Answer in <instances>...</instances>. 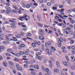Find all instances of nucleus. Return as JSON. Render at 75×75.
<instances>
[{
	"label": "nucleus",
	"instance_id": "f257e3e1",
	"mask_svg": "<svg viewBox=\"0 0 75 75\" xmlns=\"http://www.w3.org/2000/svg\"><path fill=\"white\" fill-rule=\"evenodd\" d=\"M20 18H19V19L21 21H23V19H22V18H25V21H28V20L30 19V16L28 17L27 15H25V16L20 17Z\"/></svg>",
	"mask_w": 75,
	"mask_h": 75
},
{
	"label": "nucleus",
	"instance_id": "f03ea898",
	"mask_svg": "<svg viewBox=\"0 0 75 75\" xmlns=\"http://www.w3.org/2000/svg\"><path fill=\"white\" fill-rule=\"evenodd\" d=\"M5 8H6L7 10L6 11V12L7 14H9L11 12V8L9 6H6L5 7Z\"/></svg>",
	"mask_w": 75,
	"mask_h": 75
},
{
	"label": "nucleus",
	"instance_id": "7ed1b4c3",
	"mask_svg": "<svg viewBox=\"0 0 75 75\" xmlns=\"http://www.w3.org/2000/svg\"><path fill=\"white\" fill-rule=\"evenodd\" d=\"M63 64L64 66H66V67L67 66H69V67H71V64L69 62H63Z\"/></svg>",
	"mask_w": 75,
	"mask_h": 75
},
{
	"label": "nucleus",
	"instance_id": "20e7f679",
	"mask_svg": "<svg viewBox=\"0 0 75 75\" xmlns=\"http://www.w3.org/2000/svg\"><path fill=\"white\" fill-rule=\"evenodd\" d=\"M39 30L40 32V34L41 35H43L44 34V30L43 29H39Z\"/></svg>",
	"mask_w": 75,
	"mask_h": 75
},
{
	"label": "nucleus",
	"instance_id": "39448f33",
	"mask_svg": "<svg viewBox=\"0 0 75 75\" xmlns=\"http://www.w3.org/2000/svg\"><path fill=\"white\" fill-rule=\"evenodd\" d=\"M69 20L71 24H73L74 23L75 21L74 20H72V19L71 18H69Z\"/></svg>",
	"mask_w": 75,
	"mask_h": 75
},
{
	"label": "nucleus",
	"instance_id": "423d86ee",
	"mask_svg": "<svg viewBox=\"0 0 75 75\" xmlns=\"http://www.w3.org/2000/svg\"><path fill=\"white\" fill-rule=\"evenodd\" d=\"M23 60H24V62L25 64H29L30 63H29V62H28L27 61H28V59H27L25 58H23Z\"/></svg>",
	"mask_w": 75,
	"mask_h": 75
},
{
	"label": "nucleus",
	"instance_id": "0eeeda50",
	"mask_svg": "<svg viewBox=\"0 0 75 75\" xmlns=\"http://www.w3.org/2000/svg\"><path fill=\"white\" fill-rule=\"evenodd\" d=\"M36 58H37L38 60H39V61H41L42 59L41 57L38 56H36Z\"/></svg>",
	"mask_w": 75,
	"mask_h": 75
},
{
	"label": "nucleus",
	"instance_id": "6e6552de",
	"mask_svg": "<svg viewBox=\"0 0 75 75\" xmlns=\"http://www.w3.org/2000/svg\"><path fill=\"white\" fill-rule=\"evenodd\" d=\"M28 52H29V50L27 49L26 52H24V54H25V55H28Z\"/></svg>",
	"mask_w": 75,
	"mask_h": 75
},
{
	"label": "nucleus",
	"instance_id": "1a4fd4ad",
	"mask_svg": "<svg viewBox=\"0 0 75 75\" xmlns=\"http://www.w3.org/2000/svg\"><path fill=\"white\" fill-rule=\"evenodd\" d=\"M58 42H62V38L60 37L59 40Z\"/></svg>",
	"mask_w": 75,
	"mask_h": 75
},
{
	"label": "nucleus",
	"instance_id": "9d476101",
	"mask_svg": "<svg viewBox=\"0 0 75 75\" xmlns=\"http://www.w3.org/2000/svg\"><path fill=\"white\" fill-rule=\"evenodd\" d=\"M71 59L72 62H74V61H75V57H71Z\"/></svg>",
	"mask_w": 75,
	"mask_h": 75
},
{
	"label": "nucleus",
	"instance_id": "9b49d317",
	"mask_svg": "<svg viewBox=\"0 0 75 75\" xmlns=\"http://www.w3.org/2000/svg\"><path fill=\"white\" fill-rule=\"evenodd\" d=\"M45 71H46V72H47L48 74H50V73L49 71V70L48 68H46L45 69Z\"/></svg>",
	"mask_w": 75,
	"mask_h": 75
},
{
	"label": "nucleus",
	"instance_id": "f8f14e48",
	"mask_svg": "<svg viewBox=\"0 0 75 75\" xmlns=\"http://www.w3.org/2000/svg\"><path fill=\"white\" fill-rule=\"evenodd\" d=\"M34 68L36 69H39V67L37 65H35L34 66Z\"/></svg>",
	"mask_w": 75,
	"mask_h": 75
},
{
	"label": "nucleus",
	"instance_id": "ddd939ff",
	"mask_svg": "<svg viewBox=\"0 0 75 75\" xmlns=\"http://www.w3.org/2000/svg\"><path fill=\"white\" fill-rule=\"evenodd\" d=\"M36 45L37 44L34 43L33 42L32 43V45L33 47H34L35 48V47H36Z\"/></svg>",
	"mask_w": 75,
	"mask_h": 75
},
{
	"label": "nucleus",
	"instance_id": "4468645a",
	"mask_svg": "<svg viewBox=\"0 0 75 75\" xmlns=\"http://www.w3.org/2000/svg\"><path fill=\"white\" fill-rule=\"evenodd\" d=\"M38 25H39L40 27H43V25L41 24L40 23H38Z\"/></svg>",
	"mask_w": 75,
	"mask_h": 75
},
{
	"label": "nucleus",
	"instance_id": "2eb2a0df",
	"mask_svg": "<svg viewBox=\"0 0 75 75\" xmlns=\"http://www.w3.org/2000/svg\"><path fill=\"white\" fill-rule=\"evenodd\" d=\"M39 38L40 40H44V37L41 36L39 37Z\"/></svg>",
	"mask_w": 75,
	"mask_h": 75
},
{
	"label": "nucleus",
	"instance_id": "dca6fc26",
	"mask_svg": "<svg viewBox=\"0 0 75 75\" xmlns=\"http://www.w3.org/2000/svg\"><path fill=\"white\" fill-rule=\"evenodd\" d=\"M13 7L15 10H20L19 9H18V8L15 5H13Z\"/></svg>",
	"mask_w": 75,
	"mask_h": 75
},
{
	"label": "nucleus",
	"instance_id": "f3484780",
	"mask_svg": "<svg viewBox=\"0 0 75 75\" xmlns=\"http://www.w3.org/2000/svg\"><path fill=\"white\" fill-rule=\"evenodd\" d=\"M54 72H57V73H58L59 72V70L58 69H55L54 70Z\"/></svg>",
	"mask_w": 75,
	"mask_h": 75
},
{
	"label": "nucleus",
	"instance_id": "a211bd4d",
	"mask_svg": "<svg viewBox=\"0 0 75 75\" xmlns=\"http://www.w3.org/2000/svg\"><path fill=\"white\" fill-rule=\"evenodd\" d=\"M3 65L4 67H7V63L6 62H4L3 64Z\"/></svg>",
	"mask_w": 75,
	"mask_h": 75
},
{
	"label": "nucleus",
	"instance_id": "6ab92c4d",
	"mask_svg": "<svg viewBox=\"0 0 75 75\" xmlns=\"http://www.w3.org/2000/svg\"><path fill=\"white\" fill-rule=\"evenodd\" d=\"M45 46L46 47H47V48L49 47V45L47 42L45 43Z\"/></svg>",
	"mask_w": 75,
	"mask_h": 75
},
{
	"label": "nucleus",
	"instance_id": "aec40b11",
	"mask_svg": "<svg viewBox=\"0 0 75 75\" xmlns=\"http://www.w3.org/2000/svg\"><path fill=\"white\" fill-rule=\"evenodd\" d=\"M56 65H57V67L58 68H59V67H60V65L59 64V62H57Z\"/></svg>",
	"mask_w": 75,
	"mask_h": 75
},
{
	"label": "nucleus",
	"instance_id": "412c9836",
	"mask_svg": "<svg viewBox=\"0 0 75 75\" xmlns=\"http://www.w3.org/2000/svg\"><path fill=\"white\" fill-rule=\"evenodd\" d=\"M3 44H8V41H4L2 42Z\"/></svg>",
	"mask_w": 75,
	"mask_h": 75
},
{
	"label": "nucleus",
	"instance_id": "4be33fe9",
	"mask_svg": "<svg viewBox=\"0 0 75 75\" xmlns=\"http://www.w3.org/2000/svg\"><path fill=\"white\" fill-rule=\"evenodd\" d=\"M41 16H38V19L39 21H40V20H41Z\"/></svg>",
	"mask_w": 75,
	"mask_h": 75
},
{
	"label": "nucleus",
	"instance_id": "5701e85b",
	"mask_svg": "<svg viewBox=\"0 0 75 75\" xmlns=\"http://www.w3.org/2000/svg\"><path fill=\"white\" fill-rule=\"evenodd\" d=\"M15 55L16 57H20V53H16L15 54Z\"/></svg>",
	"mask_w": 75,
	"mask_h": 75
},
{
	"label": "nucleus",
	"instance_id": "b1692460",
	"mask_svg": "<svg viewBox=\"0 0 75 75\" xmlns=\"http://www.w3.org/2000/svg\"><path fill=\"white\" fill-rule=\"evenodd\" d=\"M13 60L15 62H18V59L17 58H14Z\"/></svg>",
	"mask_w": 75,
	"mask_h": 75
},
{
	"label": "nucleus",
	"instance_id": "393cba45",
	"mask_svg": "<svg viewBox=\"0 0 75 75\" xmlns=\"http://www.w3.org/2000/svg\"><path fill=\"white\" fill-rule=\"evenodd\" d=\"M51 49L53 51H55L56 50V49L54 48V47H51Z\"/></svg>",
	"mask_w": 75,
	"mask_h": 75
},
{
	"label": "nucleus",
	"instance_id": "a878e982",
	"mask_svg": "<svg viewBox=\"0 0 75 75\" xmlns=\"http://www.w3.org/2000/svg\"><path fill=\"white\" fill-rule=\"evenodd\" d=\"M75 42V41L73 40H72L70 42V44H73V43H74Z\"/></svg>",
	"mask_w": 75,
	"mask_h": 75
},
{
	"label": "nucleus",
	"instance_id": "bb28decb",
	"mask_svg": "<svg viewBox=\"0 0 75 75\" xmlns=\"http://www.w3.org/2000/svg\"><path fill=\"white\" fill-rule=\"evenodd\" d=\"M30 68H34V66L33 65H30L29 66Z\"/></svg>",
	"mask_w": 75,
	"mask_h": 75
},
{
	"label": "nucleus",
	"instance_id": "cd10ccee",
	"mask_svg": "<svg viewBox=\"0 0 75 75\" xmlns=\"http://www.w3.org/2000/svg\"><path fill=\"white\" fill-rule=\"evenodd\" d=\"M6 40L8 41H10V40H9V38L8 37L6 36Z\"/></svg>",
	"mask_w": 75,
	"mask_h": 75
},
{
	"label": "nucleus",
	"instance_id": "c85d7f7f",
	"mask_svg": "<svg viewBox=\"0 0 75 75\" xmlns=\"http://www.w3.org/2000/svg\"><path fill=\"white\" fill-rule=\"evenodd\" d=\"M17 69L18 71H21V70H22V68H21V67H18V68H17Z\"/></svg>",
	"mask_w": 75,
	"mask_h": 75
},
{
	"label": "nucleus",
	"instance_id": "c756f323",
	"mask_svg": "<svg viewBox=\"0 0 75 75\" xmlns=\"http://www.w3.org/2000/svg\"><path fill=\"white\" fill-rule=\"evenodd\" d=\"M26 7L28 8H29L30 7V5L29 4H27L26 6H25V7Z\"/></svg>",
	"mask_w": 75,
	"mask_h": 75
},
{
	"label": "nucleus",
	"instance_id": "7c9ffc66",
	"mask_svg": "<svg viewBox=\"0 0 75 75\" xmlns=\"http://www.w3.org/2000/svg\"><path fill=\"white\" fill-rule=\"evenodd\" d=\"M8 63L9 64L11 65H14V64H13V63L11 62H9Z\"/></svg>",
	"mask_w": 75,
	"mask_h": 75
},
{
	"label": "nucleus",
	"instance_id": "2f4dec72",
	"mask_svg": "<svg viewBox=\"0 0 75 75\" xmlns=\"http://www.w3.org/2000/svg\"><path fill=\"white\" fill-rule=\"evenodd\" d=\"M19 54H20V55H24V52H23L22 51H20L19 52Z\"/></svg>",
	"mask_w": 75,
	"mask_h": 75
},
{
	"label": "nucleus",
	"instance_id": "473e14b6",
	"mask_svg": "<svg viewBox=\"0 0 75 75\" xmlns=\"http://www.w3.org/2000/svg\"><path fill=\"white\" fill-rule=\"evenodd\" d=\"M52 31L50 30H49L48 32V34H51V33H52Z\"/></svg>",
	"mask_w": 75,
	"mask_h": 75
},
{
	"label": "nucleus",
	"instance_id": "72a5a7b5",
	"mask_svg": "<svg viewBox=\"0 0 75 75\" xmlns=\"http://www.w3.org/2000/svg\"><path fill=\"white\" fill-rule=\"evenodd\" d=\"M61 42H58V44H57L58 47H61Z\"/></svg>",
	"mask_w": 75,
	"mask_h": 75
},
{
	"label": "nucleus",
	"instance_id": "f704fd0d",
	"mask_svg": "<svg viewBox=\"0 0 75 75\" xmlns=\"http://www.w3.org/2000/svg\"><path fill=\"white\" fill-rule=\"evenodd\" d=\"M31 73L32 75H36V73H35V72L34 71L31 72Z\"/></svg>",
	"mask_w": 75,
	"mask_h": 75
},
{
	"label": "nucleus",
	"instance_id": "c9c22d12",
	"mask_svg": "<svg viewBox=\"0 0 75 75\" xmlns=\"http://www.w3.org/2000/svg\"><path fill=\"white\" fill-rule=\"evenodd\" d=\"M7 51L8 52H12L13 51V50H11V49H8L7 50Z\"/></svg>",
	"mask_w": 75,
	"mask_h": 75
},
{
	"label": "nucleus",
	"instance_id": "e433bc0d",
	"mask_svg": "<svg viewBox=\"0 0 75 75\" xmlns=\"http://www.w3.org/2000/svg\"><path fill=\"white\" fill-rule=\"evenodd\" d=\"M13 38L14 40V41H17V38H16L13 37Z\"/></svg>",
	"mask_w": 75,
	"mask_h": 75
},
{
	"label": "nucleus",
	"instance_id": "4c0bfd02",
	"mask_svg": "<svg viewBox=\"0 0 75 75\" xmlns=\"http://www.w3.org/2000/svg\"><path fill=\"white\" fill-rule=\"evenodd\" d=\"M69 34H72V33H73V32L72 31H69L68 32Z\"/></svg>",
	"mask_w": 75,
	"mask_h": 75
},
{
	"label": "nucleus",
	"instance_id": "58836bf2",
	"mask_svg": "<svg viewBox=\"0 0 75 75\" xmlns=\"http://www.w3.org/2000/svg\"><path fill=\"white\" fill-rule=\"evenodd\" d=\"M66 58L67 61H69V57H68V56H66Z\"/></svg>",
	"mask_w": 75,
	"mask_h": 75
},
{
	"label": "nucleus",
	"instance_id": "ea45409f",
	"mask_svg": "<svg viewBox=\"0 0 75 75\" xmlns=\"http://www.w3.org/2000/svg\"><path fill=\"white\" fill-rule=\"evenodd\" d=\"M0 50H4V47L3 46H1L0 47Z\"/></svg>",
	"mask_w": 75,
	"mask_h": 75
},
{
	"label": "nucleus",
	"instance_id": "a19ab883",
	"mask_svg": "<svg viewBox=\"0 0 75 75\" xmlns=\"http://www.w3.org/2000/svg\"><path fill=\"white\" fill-rule=\"evenodd\" d=\"M27 35L28 36H31V34L30 33H27Z\"/></svg>",
	"mask_w": 75,
	"mask_h": 75
},
{
	"label": "nucleus",
	"instance_id": "79ce46f5",
	"mask_svg": "<svg viewBox=\"0 0 75 75\" xmlns=\"http://www.w3.org/2000/svg\"><path fill=\"white\" fill-rule=\"evenodd\" d=\"M41 53L40 52H38V54H36V56H38V55H41Z\"/></svg>",
	"mask_w": 75,
	"mask_h": 75
},
{
	"label": "nucleus",
	"instance_id": "37998d69",
	"mask_svg": "<svg viewBox=\"0 0 75 75\" xmlns=\"http://www.w3.org/2000/svg\"><path fill=\"white\" fill-rule=\"evenodd\" d=\"M24 67H25V68H28V65L26 64H25L24 65Z\"/></svg>",
	"mask_w": 75,
	"mask_h": 75
},
{
	"label": "nucleus",
	"instance_id": "c03bdc74",
	"mask_svg": "<svg viewBox=\"0 0 75 75\" xmlns=\"http://www.w3.org/2000/svg\"><path fill=\"white\" fill-rule=\"evenodd\" d=\"M6 55L8 57H9V56L10 57L11 56V54L10 53H7Z\"/></svg>",
	"mask_w": 75,
	"mask_h": 75
},
{
	"label": "nucleus",
	"instance_id": "a18cd8bd",
	"mask_svg": "<svg viewBox=\"0 0 75 75\" xmlns=\"http://www.w3.org/2000/svg\"><path fill=\"white\" fill-rule=\"evenodd\" d=\"M62 71L63 72H66V71H68V69H62Z\"/></svg>",
	"mask_w": 75,
	"mask_h": 75
},
{
	"label": "nucleus",
	"instance_id": "49530a36",
	"mask_svg": "<svg viewBox=\"0 0 75 75\" xmlns=\"http://www.w3.org/2000/svg\"><path fill=\"white\" fill-rule=\"evenodd\" d=\"M63 7H64V6H63V5H61L59 6V8H62Z\"/></svg>",
	"mask_w": 75,
	"mask_h": 75
},
{
	"label": "nucleus",
	"instance_id": "de8ad7c7",
	"mask_svg": "<svg viewBox=\"0 0 75 75\" xmlns=\"http://www.w3.org/2000/svg\"><path fill=\"white\" fill-rule=\"evenodd\" d=\"M18 48L19 49H20V50H21V49H22V47H21V46H18Z\"/></svg>",
	"mask_w": 75,
	"mask_h": 75
},
{
	"label": "nucleus",
	"instance_id": "09e8293b",
	"mask_svg": "<svg viewBox=\"0 0 75 75\" xmlns=\"http://www.w3.org/2000/svg\"><path fill=\"white\" fill-rule=\"evenodd\" d=\"M20 66H19V65L18 64H17L16 65V67L17 68H18Z\"/></svg>",
	"mask_w": 75,
	"mask_h": 75
},
{
	"label": "nucleus",
	"instance_id": "8fccbe9b",
	"mask_svg": "<svg viewBox=\"0 0 75 75\" xmlns=\"http://www.w3.org/2000/svg\"><path fill=\"white\" fill-rule=\"evenodd\" d=\"M21 34L22 36H24V33L23 32H21Z\"/></svg>",
	"mask_w": 75,
	"mask_h": 75
},
{
	"label": "nucleus",
	"instance_id": "3c124183",
	"mask_svg": "<svg viewBox=\"0 0 75 75\" xmlns=\"http://www.w3.org/2000/svg\"><path fill=\"white\" fill-rule=\"evenodd\" d=\"M71 68L72 69H73V70H74V69H75V67L73 66H72L71 67Z\"/></svg>",
	"mask_w": 75,
	"mask_h": 75
},
{
	"label": "nucleus",
	"instance_id": "603ef678",
	"mask_svg": "<svg viewBox=\"0 0 75 75\" xmlns=\"http://www.w3.org/2000/svg\"><path fill=\"white\" fill-rule=\"evenodd\" d=\"M67 13H70L71 11V9H69L68 10H67Z\"/></svg>",
	"mask_w": 75,
	"mask_h": 75
},
{
	"label": "nucleus",
	"instance_id": "864d4df0",
	"mask_svg": "<svg viewBox=\"0 0 75 75\" xmlns=\"http://www.w3.org/2000/svg\"><path fill=\"white\" fill-rule=\"evenodd\" d=\"M21 47H22V48H24V47H25V45L22 44L21 45Z\"/></svg>",
	"mask_w": 75,
	"mask_h": 75
},
{
	"label": "nucleus",
	"instance_id": "5fc2aeb1",
	"mask_svg": "<svg viewBox=\"0 0 75 75\" xmlns=\"http://www.w3.org/2000/svg\"><path fill=\"white\" fill-rule=\"evenodd\" d=\"M52 8L54 10H55L57 9V7H53Z\"/></svg>",
	"mask_w": 75,
	"mask_h": 75
},
{
	"label": "nucleus",
	"instance_id": "6e6d98bb",
	"mask_svg": "<svg viewBox=\"0 0 75 75\" xmlns=\"http://www.w3.org/2000/svg\"><path fill=\"white\" fill-rule=\"evenodd\" d=\"M57 25H58V26H61V27L62 26V25L61 23H58L57 24Z\"/></svg>",
	"mask_w": 75,
	"mask_h": 75
},
{
	"label": "nucleus",
	"instance_id": "4d7b16f0",
	"mask_svg": "<svg viewBox=\"0 0 75 75\" xmlns=\"http://www.w3.org/2000/svg\"><path fill=\"white\" fill-rule=\"evenodd\" d=\"M40 2V3H43V1L42 0H38Z\"/></svg>",
	"mask_w": 75,
	"mask_h": 75
},
{
	"label": "nucleus",
	"instance_id": "13d9d810",
	"mask_svg": "<svg viewBox=\"0 0 75 75\" xmlns=\"http://www.w3.org/2000/svg\"><path fill=\"white\" fill-rule=\"evenodd\" d=\"M48 44L49 45H51V42H48Z\"/></svg>",
	"mask_w": 75,
	"mask_h": 75
},
{
	"label": "nucleus",
	"instance_id": "bf43d9fd",
	"mask_svg": "<svg viewBox=\"0 0 75 75\" xmlns=\"http://www.w3.org/2000/svg\"><path fill=\"white\" fill-rule=\"evenodd\" d=\"M16 37H18V38H20V37H21V35H16Z\"/></svg>",
	"mask_w": 75,
	"mask_h": 75
},
{
	"label": "nucleus",
	"instance_id": "052dcab7",
	"mask_svg": "<svg viewBox=\"0 0 75 75\" xmlns=\"http://www.w3.org/2000/svg\"><path fill=\"white\" fill-rule=\"evenodd\" d=\"M42 71H45V68L43 66H42Z\"/></svg>",
	"mask_w": 75,
	"mask_h": 75
},
{
	"label": "nucleus",
	"instance_id": "680f3d73",
	"mask_svg": "<svg viewBox=\"0 0 75 75\" xmlns=\"http://www.w3.org/2000/svg\"><path fill=\"white\" fill-rule=\"evenodd\" d=\"M33 5L34 6H38V4L37 3H35L33 4Z\"/></svg>",
	"mask_w": 75,
	"mask_h": 75
},
{
	"label": "nucleus",
	"instance_id": "e2e57ef3",
	"mask_svg": "<svg viewBox=\"0 0 75 75\" xmlns=\"http://www.w3.org/2000/svg\"><path fill=\"white\" fill-rule=\"evenodd\" d=\"M69 27H71V28H74V25H70Z\"/></svg>",
	"mask_w": 75,
	"mask_h": 75
},
{
	"label": "nucleus",
	"instance_id": "0e129e2a",
	"mask_svg": "<svg viewBox=\"0 0 75 75\" xmlns=\"http://www.w3.org/2000/svg\"><path fill=\"white\" fill-rule=\"evenodd\" d=\"M47 4L48 6H51V4L49 2Z\"/></svg>",
	"mask_w": 75,
	"mask_h": 75
},
{
	"label": "nucleus",
	"instance_id": "69168bd1",
	"mask_svg": "<svg viewBox=\"0 0 75 75\" xmlns=\"http://www.w3.org/2000/svg\"><path fill=\"white\" fill-rule=\"evenodd\" d=\"M13 48L14 49V50H16L17 49V46H14L13 47Z\"/></svg>",
	"mask_w": 75,
	"mask_h": 75
},
{
	"label": "nucleus",
	"instance_id": "338daca9",
	"mask_svg": "<svg viewBox=\"0 0 75 75\" xmlns=\"http://www.w3.org/2000/svg\"><path fill=\"white\" fill-rule=\"evenodd\" d=\"M6 5L7 6H10V4H9V3H6Z\"/></svg>",
	"mask_w": 75,
	"mask_h": 75
},
{
	"label": "nucleus",
	"instance_id": "774afa93",
	"mask_svg": "<svg viewBox=\"0 0 75 75\" xmlns=\"http://www.w3.org/2000/svg\"><path fill=\"white\" fill-rule=\"evenodd\" d=\"M39 75H42V73H41V72H39L38 73Z\"/></svg>",
	"mask_w": 75,
	"mask_h": 75
}]
</instances>
